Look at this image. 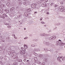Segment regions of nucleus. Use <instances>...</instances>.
<instances>
[{
    "mask_svg": "<svg viewBox=\"0 0 65 65\" xmlns=\"http://www.w3.org/2000/svg\"><path fill=\"white\" fill-rule=\"evenodd\" d=\"M43 43L44 44H46L47 46H49V45H51V44L49 42L44 41Z\"/></svg>",
    "mask_w": 65,
    "mask_h": 65,
    "instance_id": "nucleus-1",
    "label": "nucleus"
},
{
    "mask_svg": "<svg viewBox=\"0 0 65 65\" xmlns=\"http://www.w3.org/2000/svg\"><path fill=\"white\" fill-rule=\"evenodd\" d=\"M40 36H42L43 35V36H49L50 35L49 34H41L40 35Z\"/></svg>",
    "mask_w": 65,
    "mask_h": 65,
    "instance_id": "nucleus-2",
    "label": "nucleus"
},
{
    "mask_svg": "<svg viewBox=\"0 0 65 65\" xmlns=\"http://www.w3.org/2000/svg\"><path fill=\"white\" fill-rule=\"evenodd\" d=\"M29 13L27 12L24 13V17H28L29 16Z\"/></svg>",
    "mask_w": 65,
    "mask_h": 65,
    "instance_id": "nucleus-3",
    "label": "nucleus"
},
{
    "mask_svg": "<svg viewBox=\"0 0 65 65\" xmlns=\"http://www.w3.org/2000/svg\"><path fill=\"white\" fill-rule=\"evenodd\" d=\"M36 4H33L31 5V7L33 8H35L36 7Z\"/></svg>",
    "mask_w": 65,
    "mask_h": 65,
    "instance_id": "nucleus-4",
    "label": "nucleus"
},
{
    "mask_svg": "<svg viewBox=\"0 0 65 65\" xmlns=\"http://www.w3.org/2000/svg\"><path fill=\"white\" fill-rule=\"evenodd\" d=\"M16 54L14 52H12V58H13L15 57Z\"/></svg>",
    "mask_w": 65,
    "mask_h": 65,
    "instance_id": "nucleus-5",
    "label": "nucleus"
},
{
    "mask_svg": "<svg viewBox=\"0 0 65 65\" xmlns=\"http://www.w3.org/2000/svg\"><path fill=\"white\" fill-rule=\"evenodd\" d=\"M59 45L60 46H63L64 45H65V43H64L62 42H60L59 43Z\"/></svg>",
    "mask_w": 65,
    "mask_h": 65,
    "instance_id": "nucleus-6",
    "label": "nucleus"
},
{
    "mask_svg": "<svg viewBox=\"0 0 65 65\" xmlns=\"http://www.w3.org/2000/svg\"><path fill=\"white\" fill-rule=\"evenodd\" d=\"M26 51H24L23 50H21L20 51V54H21V55H23L24 53H25Z\"/></svg>",
    "mask_w": 65,
    "mask_h": 65,
    "instance_id": "nucleus-7",
    "label": "nucleus"
},
{
    "mask_svg": "<svg viewBox=\"0 0 65 65\" xmlns=\"http://www.w3.org/2000/svg\"><path fill=\"white\" fill-rule=\"evenodd\" d=\"M41 5L43 7H45V6H47V5L45 3H43Z\"/></svg>",
    "mask_w": 65,
    "mask_h": 65,
    "instance_id": "nucleus-8",
    "label": "nucleus"
},
{
    "mask_svg": "<svg viewBox=\"0 0 65 65\" xmlns=\"http://www.w3.org/2000/svg\"><path fill=\"white\" fill-rule=\"evenodd\" d=\"M52 37L53 40H54V39H56V36H53Z\"/></svg>",
    "mask_w": 65,
    "mask_h": 65,
    "instance_id": "nucleus-9",
    "label": "nucleus"
},
{
    "mask_svg": "<svg viewBox=\"0 0 65 65\" xmlns=\"http://www.w3.org/2000/svg\"><path fill=\"white\" fill-rule=\"evenodd\" d=\"M17 61H18V62H22V59H17Z\"/></svg>",
    "mask_w": 65,
    "mask_h": 65,
    "instance_id": "nucleus-10",
    "label": "nucleus"
},
{
    "mask_svg": "<svg viewBox=\"0 0 65 65\" xmlns=\"http://www.w3.org/2000/svg\"><path fill=\"white\" fill-rule=\"evenodd\" d=\"M26 62H27V63H28V65H31V63H29V62H30V61H29V60H27L26 61Z\"/></svg>",
    "mask_w": 65,
    "mask_h": 65,
    "instance_id": "nucleus-11",
    "label": "nucleus"
},
{
    "mask_svg": "<svg viewBox=\"0 0 65 65\" xmlns=\"http://www.w3.org/2000/svg\"><path fill=\"white\" fill-rule=\"evenodd\" d=\"M49 40H53V39L52 37H50L49 38Z\"/></svg>",
    "mask_w": 65,
    "mask_h": 65,
    "instance_id": "nucleus-12",
    "label": "nucleus"
},
{
    "mask_svg": "<svg viewBox=\"0 0 65 65\" xmlns=\"http://www.w3.org/2000/svg\"><path fill=\"white\" fill-rule=\"evenodd\" d=\"M7 5L8 6H9L10 5V3H8L7 4Z\"/></svg>",
    "mask_w": 65,
    "mask_h": 65,
    "instance_id": "nucleus-13",
    "label": "nucleus"
},
{
    "mask_svg": "<svg viewBox=\"0 0 65 65\" xmlns=\"http://www.w3.org/2000/svg\"><path fill=\"white\" fill-rule=\"evenodd\" d=\"M14 7H13L11 8L10 9V11H12L13 10H14Z\"/></svg>",
    "mask_w": 65,
    "mask_h": 65,
    "instance_id": "nucleus-14",
    "label": "nucleus"
},
{
    "mask_svg": "<svg viewBox=\"0 0 65 65\" xmlns=\"http://www.w3.org/2000/svg\"><path fill=\"white\" fill-rule=\"evenodd\" d=\"M10 16L12 17H13V16H14V14H13V13H11L10 14Z\"/></svg>",
    "mask_w": 65,
    "mask_h": 65,
    "instance_id": "nucleus-15",
    "label": "nucleus"
},
{
    "mask_svg": "<svg viewBox=\"0 0 65 65\" xmlns=\"http://www.w3.org/2000/svg\"><path fill=\"white\" fill-rule=\"evenodd\" d=\"M24 48H26V49H27V48H28V47L27 46V45L24 44Z\"/></svg>",
    "mask_w": 65,
    "mask_h": 65,
    "instance_id": "nucleus-16",
    "label": "nucleus"
},
{
    "mask_svg": "<svg viewBox=\"0 0 65 65\" xmlns=\"http://www.w3.org/2000/svg\"><path fill=\"white\" fill-rule=\"evenodd\" d=\"M31 46L32 47H34V46H37V45H31Z\"/></svg>",
    "mask_w": 65,
    "mask_h": 65,
    "instance_id": "nucleus-17",
    "label": "nucleus"
},
{
    "mask_svg": "<svg viewBox=\"0 0 65 65\" xmlns=\"http://www.w3.org/2000/svg\"><path fill=\"white\" fill-rule=\"evenodd\" d=\"M37 64H39V65H41L42 64V63L40 61H39L37 62Z\"/></svg>",
    "mask_w": 65,
    "mask_h": 65,
    "instance_id": "nucleus-18",
    "label": "nucleus"
},
{
    "mask_svg": "<svg viewBox=\"0 0 65 65\" xmlns=\"http://www.w3.org/2000/svg\"><path fill=\"white\" fill-rule=\"evenodd\" d=\"M59 43H60V42L59 41H57L56 42V44L57 45H58L59 44Z\"/></svg>",
    "mask_w": 65,
    "mask_h": 65,
    "instance_id": "nucleus-19",
    "label": "nucleus"
},
{
    "mask_svg": "<svg viewBox=\"0 0 65 65\" xmlns=\"http://www.w3.org/2000/svg\"><path fill=\"white\" fill-rule=\"evenodd\" d=\"M5 11H6L7 13H8V12H9V10H8L6 9L5 10Z\"/></svg>",
    "mask_w": 65,
    "mask_h": 65,
    "instance_id": "nucleus-20",
    "label": "nucleus"
},
{
    "mask_svg": "<svg viewBox=\"0 0 65 65\" xmlns=\"http://www.w3.org/2000/svg\"><path fill=\"white\" fill-rule=\"evenodd\" d=\"M43 57V55L42 54L40 55V56H39V57L40 58H42Z\"/></svg>",
    "mask_w": 65,
    "mask_h": 65,
    "instance_id": "nucleus-21",
    "label": "nucleus"
},
{
    "mask_svg": "<svg viewBox=\"0 0 65 65\" xmlns=\"http://www.w3.org/2000/svg\"><path fill=\"white\" fill-rule=\"evenodd\" d=\"M31 10V9L30 8H29L27 10V11L28 12L30 11Z\"/></svg>",
    "mask_w": 65,
    "mask_h": 65,
    "instance_id": "nucleus-22",
    "label": "nucleus"
},
{
    "mask_svg": "<svg viewBox=\"0 0 65 65\" xmlns=\"http://www.w3.org/2000/svg\"><path fill=\"white\" fill-rule=\"evenodd\" d=\"M25 2H26V5H28L29 4V2L28 1H27Z\"/></svg>",
    "mask_w": 65,
    "mask_h": 65,
    "instance_id": "nucleus-23",
    "label": "nucleus"
},
{
    "mask_svg": "<svg viewBox=\"0 0 65 65\" xmlns=\"http://www.w3.org/2000/svg\"><path fill=\"white\" fill-rule=\"evenodd\" d=\"M10 47L11 48L13 49V48H14V46H10Z\"/></svg>",
    "mask_w": 65,
    "mask_h": 65,
    "instance_id": "nucleus-24",
    "label": "nucleus"
},
{
    "mask_svg": "<svg viewBox=\"0 0 65 65\" xmlns=\"http://www.w3.org/2000/svg\"><path fill=\"white\" fill-rule=\"evenodd\" d=\"M2 15L3 16L4 18V17H5L6 16V14H3Z\"/></svg>",
    "mask_w": 65,
    "mask_h": 65,
    "instance_id": "nucleus-25",
    "label": "nucleus"
},
{
    "mask_svg": "<svg viewBox=\"0 0 65 65\" xmlns=\"http://www.w3.org/2000/svg\"><path fill=\"white\" fill-rule=\"evenodd\" d=\"M60 10L61 12H63V8L60 9Z\"/></svg>",
    "mask_w": 65,
    "mask_h": 65,
    "instance_id": "nucleus-26",
    "label": "nucleus"
},
{
    "mask_svg": "<svg viewBox=\"0 0 65 65\" xmlns=\"http://www.w3.org/2000/svg\"><path fill=\"white\" fill-rule=\"evenodd\" d=\"M28 24V25H30L31 24V22H27Z\"/></svg>",
    "mask_w": 65,
    "mask_h": 65,
    "instance_id": "nucleus-27",
    "label": "nucleus"
},
{
    "mask_svg": "<svg viewBox=\"0 0 65 65\" xmlns=\"http://www.w3.org/2000/svg\"><path fill=\"white\" fill-rule=\"evenodd\" d=\"M34 60H35V61H37V58L36 57H35L34 58Z\"/></svg>",
    "mask_w": 65,
    "mask_h": 65,
    "instance_id": "nucleus-28",
    "label": "nucleus"
},
{
    "mask_svg": "<svg viewBox=\"0 0 65 65\" xmlns=\"http://www.w3.org/2000/svg\"><path fill=\"white\" fill-rule=\"evenodd\" d=\"M58 5H57V4H55L54 6V7H58Z\"/></svg>",
    "mask_w": 65,
    "mask_h": 65,
    "instance_id": "nucleus-29",
    "label": "nucleus"
},
{
    "mask_svg": "<svg viewBox=\"0 0 65 65\" xmlns=\"http://www.w3.org/2000/svg\"><path fill=\"white\" fill-rule=\"evenodd\" d=\"M0 6H1V7H4V6L2 4V5H1Z\"/></svg>",
    "mask_w": 65,
    "mask_h": 65,
    "instance_id": "nucleus-30",
    "label": "nucleus"
},
{
    "mask_svg": "<svg viewBox=\"0 0 65 65\" xmlns=\"http://www.w3.org/2000/svg\"><path fill=\"white\" fill-rule=\"evenodd\" d=\"M41 65H45V63L43 62V63H42V64Z\"/></svg>",
    "mask_w": 65,
    "mask_h": 65,
    "instance_id": "nucleus-31",
    "label": "nucleus"
},
{
    "mask_svg": "<svg viewBox=\"0 0 65 65\" xmlns=\"http://www.w3.org/2000/svg\"><path fill=\"white\" fill-rule=\"evenodd\" d=\"M62 8H63V7L62 6H60L59 7V9H62Z\"/></svg>",
    "mask_w": 65,
    "mask_h": 65,
    "instance_id": "nucleus-32",
    "label": "nucleus"
},
{
    "mask_svg": "<svg viewBox=\"0 0 65 65\" xmlns=\"http://www.w3.org/2000/svg\"><path fill=\"white\" fill-rule=\"evenodd\" d=\"M18 64L17 62H14L13 63V65H17Z\"/></svg>",
    "mask_w": 65,
    "mask_h": 65,
    "instance_id": "nucleus-33",
    "label": "nucleus"
},
{
    "mask_svg": "<svg viewBox=\"0 0 65 65\" xmlns=\"http://www.w3.org/2000/svg\"><path fill=\"white\" fill-rule=\"evenodd\" d=\"M57 60H59V61H60V58L59 57L57 58Z\"/></svg>",
    "mask_w": 65,
    "mask_h": 65,
    "instance_id": "nucleus-34",
    "label": "nucleus"
},
{
    "mask_svg": "<svg viewBox=\"0 0 65 65\" xmlns=\"http://www.w3.org/2000/svg\"><path fill=\"white\" fill-rule=\"evenodd\" d=\"M23 61H24V62H25V63L27 61H26V59H24Z\"/></svg>",
    "mask_w": 65,
    "mask_h": 65,
    "instance_id": "nucleus-35",
    "label": "nucleus"
},
{
    "mask_svg": "<svg viewBox=\"0 0 65 65\" xmlns=\"http://www.w3.org/2000/svg\"><path fill=\"white\" fill-rule=\"evenodd\" d=\"M41 23L42 24H45V23L44 22H41Z\"/></svg>",
    "mask_w": 65,
    "mask_h": 65,
    "instance_id": "nucleus-36",
    "label": "nucleus"
},
{
    "mask_svg": "<svg viewBox=\"0 0 65 65\" xmlns=\"http://www.w3.org/2000/svg\"><path fill=\"white\" fill-rule=\"evenodd\" d=\"M37 52H38V51H40V50H39L38 49H37V51H36Z\"/></svg>",
    "mask_w": 65,
    "mask_h": 65,
    "instance_id": "nucleus-37",
    "label": "nucleus"
},
{
    "mask_svg": "<svg viewBox=\"0 0 65 65\" xmlns=\"http://www.w3.org/2000/svg\"><path fill=\"white\" fill-rule=\"evenodd\" d=\"M37 51V50L36 48H35L34 49V51Z\"/></svg>",
    "mask_w": 65,
    "mask_h": 65,
    "instance_id": "nucleus-38",
    "label": "nucleus"
},
{
    "mask_svg": "<svg viewBox=\"0 0 65 65\" xmlns=\"http://www.w3.org/2000/svg\"><path fill=\"white\" fill-rule=\"evenodd\" d=\"M23 4L24 5H26V3L25 2L23 3Z\"/></svg>",
    "mask_w": 65,
    "mask_h": 65,
    "instance_id": "nucleus-39",
    "label": "nucleus"
},
{
    "mask_svg": "<svg viewBox=\"0 0 65 65\" xmlns=\"http://www.w3.org/2000/svg\"><path fill=\"white\" fill-rule=\"evenodd\" d=\"M43 19V18H40V21H41V20H42Z\"/></svg>",
    "mask_w": 65,
    "mask_h": 65,
    "instance_id": "nucleus-40",
    "label": "nucleus"
},
{
    "mask_svg": "<svg viewBox=\"0 0 65 65\" xmlns=\"http://www.w3.org/2000/svg\"><path fill=\"white\" fill-rule=\"evenodd\" d=\"M1 18H3V19H5V17H4L3 16H2V17H1Z\"/></svg>",
    "mask_w": 65,
    "mask_h": 65,
    "instance_id": "nucleus-41",
    "label": "nucleus"
},
{
    "mask_svg": "<svg viewBox=\"0 0 65 65\" xmlns=\"http://www.w3.org/2000/svg\"><path fill=\"white\" fill-rule=\"evenodd\" d=\"M5 24L6 25H8L9 24L8 23H5Z\"/></svg>",
    "mask_w": 65,
    "mask_h": 65,
    "instance_id": "nucleus-42",
    "label": "nucleus"
},
{
    "mask_svg": "<svg viewBox=\"0 0 65 65\" xmlns=\"http://www.w3.org/2000/svg\"><path fill=\"white\" fill-rule=\"evenodd\" d=\"M53 4H54V3H51V6H52V5H53Z\"/></svg>",
    "mask_w": 65,
    "mask_h": 65,
    "instance_id": "nucleus-43",
    "label": "nucleus"
},
{
    "mask_svg": "<svg viewBox=\"0 0 65 65\" xmlns=\"http://www.w3.org/2000/svg\"><path fill=\"white\" fill-rule=\"evenodd\" d=\"M34 54L35 56H36V55H37V54H36V53H35Z\"/></svg>",
    "mask_w": 65,
    "mask_h": 65,
    "instance_id": "nucleus-44",
    "label": "nucleus"
},
{
    "mask_svg": "<svg viewBox=\"0 0 65 65\" xmlns=\"http://www.w3.org/2000/svg\"><path fill=\"white\" fill-rule=\"evenodd\" d=\"M27 38H28V37H26L25 38H24V39H27Z\"/></svg>",
    "mask_w": 65,
    "mask_h": 65,
    "instance_id": "nucleus-45",
    "label": "nucleus"
},
{
    "mask_svg": "<svg viewBox=\"0 0 65 65\" xmlns=\"http://www.w3.org/2000/svg\"><path fill=\"white\" fill-rule=\"evenodd\" d=\"M65 60V59H64V57H63L62 59V61H63V60Z\"/></svg>",
    "mask_w": 65,
    "mask_h": 65,
    "instance_id": "nucleus-46",
    "label": "nucleus"
},
{
    "mask_svg": "<svg viewBox=\"0 0 65 65\" xmlns=\"http://www.w3.org/2000/svg\"><path fill=\"white\" fill-rule=\"evenodd\" d=\"M59 19H62V17H59Z\"/></svg>",
    "mask_w": 65,
    "mask_h": 65,
    "instance_id": "nucleus-47",
    "label": "nucleus"
},
{
    "mask_svg": "<svg viewBox=\"0 0 65 65\" xmlns=\"http://www.w3.org/2000/svg\"><path fill=\"white\" fill-rule=\"evenodd\" d=\"M0 64H2V61H0Z\"/></svg>",
    "mask_w": 65,
    "mask_h": 65,
    "instance_id": "nucleus-48",
    "label": "nucleus"
},
{
    "mask_svg": "<svg viewBox=\"0 0 65 65\" xmlns=\"http://www.w3.org/2000/svg\"><path fill=\"white\" fill-rule=\"evenodd\" d=\"M21 11H23V9L22 8L21 9Z\"/></svg>",
    "mask_w": 65,
    "mask_h": 65,
    "instance_id": "nucleus-49",
    "label": "nucleus"
},
{
    "mask_svg": "<svg viewBox=\"0 0 65 65\" xmlns=\"http://www.w3.org/2000/svg\"><path fill=\"white\" fill-rule=\"evenodd\" d=\"M0 58H1V59H3V57H1Z\"/></svg>",
    "mask_w": 65,
    "mask_h": 65,
    "instance_id": "nucleus-50",
    "label": "nucleus"
},
{
    "mask_svg": "<svg viewBox=\"0 0 65 65\" xmlns=\"http://www.w3.org/2000/svg\"><path fill=\"white\" fill-rule=\"evenodd\" d=\"M21 50H23V49H24V48L22 47L21 48Z\"/></svg>",
    "mask_w": 65,
    "mask_h": 65,
    "instance_id": "nucleus-51",
    "label": "nucleus"
},
{
    "mask_svg": "<svg viewBox=\"0 0 65 65\" xmlns=\"http://www.w3.org/2000/svg\"><path fill=\"white\" fill-rule=\"evenodd\" d=\"M12 36H15V35L13 34V35H12Z\"/></svg>",
    "mask_w": 65,
    "mask_h": 65,
    "instance_id": "nucleus-52",
    "label": "nucleus"
},
{
    "mask_svg": "<svg viewBox=\"0 0 65 65\" xmlns=\"http://www.w3.org/2000/svg\"><path fill=\"white\" fill-rule=\"evenodd\" d=\"M26 49L24 48V49H23V51H26Z\"/></svg>",
    "mask_w": 65,
    "mask_h": 65,
    "instance_id": "nucleus-53",
    "label": "nucleus"
},
{
    "mask_svg": "<svg viewBox=\"0 0 65 65\" xmlns=\"http://www.w3.org/2000/svg\"><path fill=\"white\" fill-rule=\"evenodd\" d=\"M63 11H65V9L63 8Z\"/></svg>",
    "mask_w": 65,
    "mask_h": 65,
    "instance_id": "nucleus-54",
    "label": "nucleus"
},
{
    "mask_svg": "<svg viewBox=\"0 0 65 65\" xmlns=\"http://www.w3.org/2000/svg\"><path fill=\"white\" fill-rule=\"evenodd\" d=\"M2 39V37H0V39Z\"/></svg>",
    "mask_w": 65,
    "mask_h": 65,
    "instance_id": "nucleus-55",
    "label": "nucleus"
},
{
    "mask_svg": "<svg viewBox=\"0 0 65 65\" xmlns=\"http://www.w3.org/2000/svg\"><path fill=\"white\" fill-rule=\"evenodd\" d=\"M62 58H63V56H62L60 57V59H62Z\"/></svg>",
    "mask_w": 65,
    "mask_h": 65,
    "instance_id": "nucleus-56",
    "label": "nucleus"
},
{
    "mask_svg": "<svg viewBox=\"0 0 65 65\" xmlns=\"http://www.w3.org/2000/svg\"><path fill=\"white\" fill-rule=\"evenodd\" d=\"M61 4H63V2H61Z\"/></svg>",
    "mask_w": 65,
    "mask_h": 65,
    "instance_id": "nucleus-57",
    "label": "nucleus"
},
{
    "mask_svg": "<svg viewBox=\"0 0 65 65\" xmlns=\"http://www.w3.org/2000/svg\"><path fill=\"white\" fill-rule=\"evenodd\" d=\"M1 11H1H0V12L1 13H3V12H2H2Z\"/></svg>",
    "mask_w": 65,
    "mask_h": 65,
    "instance_id": "nucleus-58",
    "label": "nucleus"
},
{
    "mask_svg": "<svg viewBox=\"0 0 65 65\" xmlns=\"http://www.w3.org/2000/svg\"><path fill=\"white\" fill-rule=\"evenodd\" d=\"M5 17H8V16H7V15H6V16Z\"/></svg>",
    "mask_w": 65,
    "mask_h": 65,
    "instance_id": "nucleus-59",
    "label": "nucleus"
},
{
    "mask_svg": "<svg viewBox=\"0 0 65 65\" xmlns=\"http://www.w3.org/2000/svg\"><path fill=\"white\" fill-rule=\"evenodd\" d=\"M14 38H15V39H17V37H14Z\"/></svg>",
    "mask_w": 65,
    "mask_h": 65,
    "instance_id": "nucleus-60",
    "label": "nucleus"
},
{
    "mask_svg": "<svg viewBox=\"0 0 65 65\" xmlns=\"http://www.w3.org/2000/svg\"><path fill=\"white\" fill-rule=\"evenodd\" d=\"M37 13V12H35V13H35H35Z\"/></svg>",
    "mask_w": 65,
    "mask_h": 65,
    "instance_id": "nucleus-61",
    "label": "nucleus"
},
{
    "mask_svg": "<svg viewBox=\"0 0 65 65\" xmlns=\"http://www.w3.org/2000/svg\"><path fill=\"white\" fill-rule=\"evenodd\" d=\"M0 18H2V15H0Z\"/></svg>",
    "mask_w": 65,
    "mask_h": 65,
    "instance_id": "nucleus-62",
    "label": "nucleus"
},
{
    "mask_svg": "<svg viewBox=\"0 0 65 65\" xmlns=\"http://www.w3.org/2000/svg\"><path fill=\"white\" fill-rule=\"evenodd\" d=\"M36 2H37V3H38L39 2H38V1H37Z\"/></svg>",
    "mask_w": 65,
    "mask_h": 65,
    "instance_id": "nucleus-63",
    "label": "nucleus"
},
{
    "mask_svg": "<svg viewBox=\"0 0 65 65\" xmlns=\"http://www.w3.org/2000/svg\"><path fill=\"white\" fill-rule=\"evenodd\" d=\"M32 65H36V64H32Z\"/></svg>",
    "mask_w": 65,
    "mask_h": 65,
    "instance_id": "nucleus-64",
    "label": "nucleus"
}]
</instances>
